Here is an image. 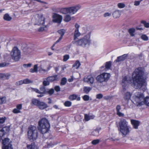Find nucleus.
<instances>
[{"label": "nucleus", "instance_id": "nucleus-1", "mask_svg": "<svg viewBox=\"0 0 149 149\" xmlns=\"http://www.w3.org/2000/svg\"><path fill=\"white\" fill-rule=\"evenodd\" d=\"M146 79L144 69L141 67L136 69L133 73L132 80L128 77L125 76L123 78L121 83L123 91L127 89L130 83L133 85L136 88H143V90H145L146 85Z\"/></svg>", "mask_w": 149, "mask_h": 149}, {"label": "nucleus", "instance_id": "nucleus-2", "mask_svg": "<svg viewBox=\"0 0 149 149\" xmlns=\"http://www.w3.org/2000/svg\"><path fill=\"white\" fill-rule=\"evenodd\" d=\"M119 130L123 137L125 136L130 132L131 127L128 123L124 118H121L118 123Z\"/></svg>", "mask_w": 149, "mask_h": 149}, {"label": "nucleus", "instance_id": "nucleus-3", "mask_svg": "<svg viewBox=\"0 0 149 149\" xmlns=\"http://www.w3.org/2000/svg\"><path fill=\"white\" fill-rule=\"evenodd\" d=\"M91 32H89L88 34L82 38L74 41L73 43L78 46H81L83 47L88 48L91 43Z\"/></svg>", "mask_w": 149, "mask_h": 149}, {"label": "nucleus", "instance_id": "nucleus-4", "mask_svg": "<svg viewBox=\"0 0 149 149\" xmlns=\"http://www.w3.org/2000/svg\"><path fill=\"white\" fill-rule=\"evenodd\" d=\"M50 125L49 121L45 118H43L38 122V128L42 134L47 132L49 130Z\"/></svg>", "mask_w": 149, "mask_h": 149}, {"label": "nucleus", "instance_id": "nucleus-5", "mask_svg": "<svg viewBox=\"0 0 149 149\" xmlns=\"http://www.w3.org/2000/svg\"><path fill=\"white\" fill-rule=\"evenodd\" d=\"M133 102L137 106H140L144 104V95L143 94L139 92L134 93L133 96Z\"/></svg>", "mask_w": 149, "mask_h": 149}, {"label": "nucleus", "instance_id": "nucleus-6", "mask_svg": "<svg viewBox=\"0 0 149 149\" xmlns=\"http://www.w3.org/2000/svg\"><path fill=\"white\" fill-rule=\"evenodd\" d=\"M38 136L36 127L33 126H30L28 132V136L29 140L31 141H35L37 139Z\"/></svg>", "mask_w": 149, "mask_h": 149}, {"label": "nucleus", "instance_id": "nucleus-7", "mask_svg": "<svg viewBox=\"0 0 149 149\" xmlns=\"http://www.w3.org/2000/svg\"><path fill=\"white\" fill-rule=\"evenodd\" d=\"M45 18L42 15H39L37 16V17L36 19V24L39 25H42V26L39 29V31H46L48 28L47 25H44L45 24Z\"/></svg>", "mask_w": 149, "mask_h": 149}, {"label": "nucleus", "instance_id": "nucleus-8", "mask_svg": "<svg viewBox=\"0 0 149 149\" xmlns=\"http://www.w3.org/2000/svg\"><path fill=\"white\" fill-rule=\"evenodd\" d=\"M110 74L107 73H103L97 76L96 79L97 81L100 83L107 81L109 78Z\"/></svg>", "mask_w": 149, "mask_h": 149}, {"label": "nucleus", "instance_id": "nucleus-9", "mask_svg": "<svg viewBox=\"0 0 149 149\" xmlns=\"http://www.w3.org/2000/svg\"><path fill=\"white\" fill-rule=\"evenodd\" d=\"M11 54L13 59L15 61H18L21 57L20 52L16 47L13 48Z\"/></svg>", "mask_w": 149, "mask_h": 149}, {"label": "nucleus", "instance_id": "nucleus-10", "mask_svg": "<svg viewBox=\"0 0 149 149\" xmlns=\"http://www.w3.org/2000/svg\"><path fill=\"white\" fill-rule=\"evenodd\" d=\"M2 149H13L11 141L8 138H5L2 140Z\"/></svg>", "mask_w": 149, "mask_h": 149}, {"label": "nucleus", "instance_id": "nucleus-11", "mask_svg": "<svg viewBox=\"0 0 149 149\" xmlns=\"http://www.w3.org/2000/svg\"><path fill=\"white\" fill-rule=\"evenodd\" d=\"M81 6L79 4H77L74 6L69 7L70 14H75L81 8Z\"/></svg>", "mask_w": 149, "mask_h": 149}, {"label": "nucleus", "instance_id": "nucleus-12", "mask_svg": "<svg viewBox=\"0 0 149 149\" xmlns=\"http://www.w3.org/2000/svg\"><path fill=\"white\" fill-rule=\"evenodd\" d=\"M53 22L60 23L62 19V17L61 15L54 13L53 15Z\"/></svg>", "mask_w": 149, "mask_h": 149}, {"label": "nucleus", "instance_id": "nucleus-13", "mask_svg": "<svg viewBox=\"0 0 149 149\" xmlns=\"http://www.w3.org/2000/svg\"><path fill=\"white\" fill-rule=\"evenodd\" d=\"M84 81L85 82L89 84H93L94 81V78L91 75L84 78Z\"/></svg>", "mask_w": 149, "mask_h": 149}, {"label": "nucleus", "instance_id": "nucleus-14", "mask_svg": "<svg viewBox=\"0 0 149 149\" xmlns=\"http://www.w3.org/2000/svg\"><path fill=\"white\" fill-rule=\"evenodd\" d=\"M111 66V61H108L106 62L105 63V68L104 66H102L101 67V70L103 71H106L110 69Z\"/></svg>", "mask_w": 149, "mask_h": 149}, {"label": "nucleus", "instance_id": "nucleus-15", "mask_svg": "<svg viewBox=\"0 0 149 149\" xmlns=\"http://www.w3.org/2000/svg\"><path fill=\"white\" fill-rule=\"evenodd\" d=\"M131 123L134 128L135 129L138 128V126L139 125L140 123L139 121L133 119H131Z\"/></svg>", "mask_w": 149, "mask_h": 149}, {"label": "nucleus", "instance_id": "nucleus-16", "mask_svg": "<svg viewBox=\"0 0 149 149\" xmlns=\"http://www.w3.org/2000/svg\"><path fill=\"white\" fill-rule=\"evenodd\" d=\"M40 94L37 95L38 97H42L46 93L45 88L44 86H42L40 88Z\"/></svg>", "mask_w": 149, "mask_h": 149}, {"label": "nucleus", "instance_id": "nucleus-17", "mask_svg": "<svg viewBox=\"0 0 149 149\" xmlns=\"http://www.w3.org/2000/svg\"><path fill=\"white\" fill-rule=\"evenodd\" d=\"M9 128L7 127H3L0 130V136L2 137L3 136L6 132L9 131Z\"/></svg>", "mask_w": 149, "mask_h": 149}, {"label": "nucleus", "instance_id": "nucleus-18", "mask_svg": "<svg viewBox=\"0 0 149 149\" xmlns=\"http://www.w3.org/2000/svg\"><path fill=\"white\" fill-rule=\"evenodd\" d=\"M48 107V105L45 103L40 101L38 107L40 109H44Z\"/></svg>", "mask_w": 149, "mask_h": 149}, {"label": "nucleus", "instance_id": "nucleus-19", "mask_svg": "<svg viewBox=\"0 0 149 149\" xmlns=\"http://www.w3.org/2000/svg\"><path fill=\"white\" fill-rule=\"evenodd\" d=\"M69 98V99L71 100H76L77 101H80L81 99V98L79 96L75 94L70 95Z\"/></svg>", "mask_w": 149, "mask_h": 149}, {"label": "nucleus", "instance_id": "nucleus-20", "mask_svg": "<svg viewBox=\"0 0 149 149\" xmlns=\"http://www.w3.org/2000/svg\"><path fill=\"white\" fill-rule=\"evenodd\" d=\"M59 79V76L58 75H55L48 77L47 80L50 81H53L56 80H58Z\"/></svg>", "mask_w": 149, "mask_h": 149}, {"label": "nucleus", "instance_id": "nucleus-21", "mask_svg": "<svg viewBox=\"0 0 149 149\" xmlns=\"http://www.w3.org/2000/svg\"><path fill=\"white\" fill-rule=\"evenodd\" d=\"M121 109V107L120 105H117L116 107V114L119 117H123L124 116V114L120 111Z\"/></svg>", "mask_w": 149, "mask_h": 149}, {"label": "nucleus", "instance_id": "nucleus-22", "mask_svg": "<svg viewBox=\"0 0 149 149\" xmlns=\"http://www.w3.org/2000/svg\"><path fill=\"white\" fill-rule=\"evenodd\" d=\"M10 76V74L9 73L3 74L0 73V79H8Z\"/></svg>", "mask_w": 149, "mask_h": 149}, {"label": "nucleus", "instance_id": "nucleus-23", "mask_svg": "<svg viewBox=\"0 0 149 149\" xmlns=\"http://www.w3.org/2000/svg\"><path fill=\"white\" fill-rule=\"evenodd\" d=\"M127 57V55L125 54H124L123 55L118 57L115 61L117 62L123 61L126 59Z\"/></svg>", "mask_w": 149, "mask_h": 149}, {"label": "nucleus", "instance_id": "nucleus-24", "mask_svg": "<svg viewBox=\"0 0 149 149\" xmlns=\"http://www.w3.org/2000/svg\"><path fill=\"white\" fill-rule=\"evenodd\" d=\"M27 149H38V146L36 145L35 143H32L28 145L27 146Z\"/></svg>", "mask_w": 149, "mask_h": 149}, {"label": "nucleus", "instance_id": "nucleus-25", "mask_svg": "<svg viewBox=\"0 0 149 149\" xmlns=\"http://www.w3.org/2000/svg\"><path fill=\"white\" fill-rule=\"evenodd\" d=\"M100 130V128H96L91 133L92 135L95 136H98L99 135V132Z\"/></svg>", "mask_w": 149, "mask_h": 149}, {"label": "nucleus", "instance_id": "nucleus-26", "mask_svg": "<svg viewBox=\"0 0 149 149\" xmlns=\"http://www.w3.org/2000/svg\"><path fill=\"white\" fill-rule=\"evenodd\" d=\"M81 31L82 33V34H84L88 32L87 34L89 32H90L91 33V31L90 30V28L89 27H87L86 26H85L82 27L81 28Z\"/></svg>", "mask_w": 149, "mask_h": 149}, {"label": "nucleus", "instance_id": "nucleus-27", "mask_svg": "<svg viewBox=\"0 0 149 149\" xmlns=\"http://www.w3.org/2000/svg\"><path fill=\"white\" fill-rule=\"evenodd\" d=\"M120 15V12L118 10H117L114 11L113 13V17L115 18H117L119 17Z\"/></svg>", "mask_w": 149, "mask_h": 149}, {"label": "nucleus", "instance_id": "nucleus-28", "mask_svg": "<svg viewBox=\"0 0 149 149\" xmlns=\"http://www.w3.org/2000/svg\"><path fill=\"white\" fill-rule=\"evenodd\" d=\"M38 71L41 74H44L47 72L46 70L43 68L42 65H40L39 67Z\"/></svg>", "mask_w": 149, "mask_h": 149}, {"label": "nucleus", "instance_id": "nucleus-29", "mask_svg": "<svg viewBox=\"0 0 149 149\" xmlns=\"http://www.w3.org/2000/svg\"><path fill=\"white\" fill-rule=\"evenodd\" d=\"M30 71L31 73H37L38 72V65L36 64L34 65L33 68H31L30 70Z\"/></svg>", "mask_w": 149, "mask_h": 149}, {"label": "nucleus", "instance_id": "nucleus-30", "mask_svg": "<svg viewBox=\"0 0 149 149\" xmlns=\"http://www.w3.org/2000/svg\"><path fill=\"white\" fill-rule=\"evenodd\" d=\"M81 35V33L79 32V30H75L74 33V41L77 40L76 39L79 36Z\"/></svg>", "mask_w": 149, "mask_h": 149}, {"label": "nucleus", "instance_id": "nucleus-31", "mask_svg": "<svg viewBox=\"0 0 149 149\" xmlns=\"http://www.w3.org/2000/svg\"><path fill=\"white\" fill-rule=\"evenodd\" d=\"M3 18L5 20L10 21L12 19V18L8 14L6 13L4 15Z\"/></svg>", "mask_w": 149, "mask_h": 149}, {"label": "nucleus", "instance_id": "nucleus-32", "mask_svg": "<svg viewBox=\"0 0 149 149\" xmlns=\"http://www.w3.org/2000/svg\"><path fill=\"white\" fill-rule=\"evenodd\" d=\"M132 94L130 92H127L125 93L124 96V98L125 100H129L130 99Z\"/></svg>", "mask_w": 149, "mask_h": 149}, {"label": "nucleus", "instance_id": "nucleus-33", "mask_svg": "<svg viewBox=\"0 0 149 149\" xmlns=\"http://www.w3.org/2000/svg\"><path fill=\"white\" fill-rule=\"evenodd\" d=\"M95 118L94 115L89 116L87 114L85 115L84 118L86 121H88L91 119H93Z\"/></svg>", "mask_w": 149, "mask_h": 149}, {"label": "nucleus", "instance_id": "nucleus-34", "mask_svg": "<svg viewBox=\"0 0 149 149\" xmlns=\"http://www.w3.org/2000/svg\"><path fill=\"white\" fill-rule=\"evenodd\" d=\"M40 101L37 99H33L32 100V102L33 104L34 105L37 106V107L40 102Z\"/></svg>", "mask_w": 149, "mask_h": 149}, {"label": "nucleus", "instance_id": "nucleus-35", "mask_svg": "<svg viewBox=\"0 0 149 149\" xmlns=\"http://www.w3.org/2000/svg\"><path fill=\"white\" fill-rule=\"evenodd\" d=\"M135 32V29L134 28H130L128 30V32L131 36H134Z\"/></svg>", "mask_w": 149, "mask_h": 149}, {"label": "nucleus", "instance_id": "nucleus-36", "mask_svg": "<svg viewBox=\"0 0 149 149\" xmlns=\"http://www.w3.org/2000/svg\"><path fill=\"white\" fill-rule=\"evenodd\" d=\"M81 65L80 62L78 61H77L73 65V67H74L76 69L78 68Z\"/></svg>", "mask_w": 149, "mask_h": 149}, {"label": "nucleus", "instance_id": "nucleus-37", "mask_svg": "<svg viewBox=\"0 0 149 149\" xmlns=\"http://www.w3.org/2000/svg\"><path fill=\"white\" fill-rule=\"evenodd\" d=\"M62 13L64 14H66L67 13L70 14V10L69 7L68 8H65L61 10Z\"/></svg>", "mask_w": 149, "mask_h": 149}, {"label": "nucleus", "instance_id": "nucleus-38", "mask_svg": "<svg viewBox=\"0 0 149 149\" xmlns=\"http://www.w3.org/2000/svg\"><path fill=\"white\" fill-rule=\"evenodd\" d=\"M6 102V97H0V104L5 103Z\"/></svg>", "mask_w": 149, "mask_h": 149}, {"label": "nucleus", "instance_id": "nucleus-39", "mask_svg": "<svg viewBox=\"0 0 149 149\" xmlns=\"http://www.w3.org/2000/svg\"><path fill=\"white\" fill-rule=\"evenodd\" d=\"M66 31L64 29H61L58 31V33L61 35V36L63 37Z\"/></svg>", "mask_w": 149, "mask_h": 149}, {"label": "nucleus", "instance_id": "nucleus-40", "mask_svg": "<svg viewBox=\"0 0 149 149\" xmlns=\"http://www.w3.org/2000/svg\"><path fill=\"white\" fill-rule=\"evenodd\" d=\"M71 19V17L70 15H66L65 16L64 19V21L66 22L70 21Z\"/></svg>", "mask_w": 149, "mask_h": 149}, {"label": "nucleus", "instance_id": "nucleus-41", "mask_svg": "<svg viewBox=\"0 0 149 149\" xmlns=\"http://www.w3.org/2000/svg\"><path fill=\"white\" fill-rule=\"evenodd\" d=\"M91 88L88 87H85L84 88V91L86 93L88 94L91 90Z\"/></svg>", "mask_w": 149, "mask_h": 149}, {"label": "nucleus", "instance_id": "nucleus-42", "mask_svg": "<svg viewBox=\"0 0 149 149\" xmlns=\"http://www.w3.org/2000/svg\"><path fill=\"white\" fill-rule=\"evenodd\" d=\"M144 104L145 103L146 105L149 106V96H147L144 99Z\"/></svg>", "mask_w": 149, "mask_h": 149}, {"label": "nucleus", "instance_id": "nucleus-43", "mask_svg": "<svg viewBox=\"0 0 149 149\" xmlns=\"http://www.w3.org/2000/svg\"><path fill=\"white\" fill-rule=\"evenodd\" d=\"M117 6L118 8H124L125 7V5L123 3H120L118 4Z\"/></svg>", "mask_w": 149, "mask_h": 149}, {"label": "nucleus", "instance_id": "nucleus-44", "mask_svg": "<svg viewBox=\"0 0 149 149\" xmlns=\"http://www.w3.org/2000/svg\"><path fill=\"white\" fill-rule=\"evenodd\" d=\"M48 62H43L42 63V64H49V66L47 68V69L46 70H47V72L52 67L51 66H50V64Z\"/></svg>", "mask_w": 149, "mask_h": 149}, {"label": "nucleus", "instance_id": "nucleus-45", "mask_svg": "<svg viewBox=\"0 0 149 149\" xmlns=\"http://www.w3.org/2000/svg\"><path fill=\"white\" fill-rule=\"evenodd\" d=\"M72 104V103L70 101H66L64 103V105L65 107H70Z\"/></svg>", "mask_w": 149, "mask_h": 149}, {"label": "nucleus", "instance_id": "nucleus-46", "mask_svg": "<svg viewBox=\"0 0 149 149\" xmlns=\"http://www.w3.org/2000/svg\"><path fill=\"white\" fill-rule=\"evenodd\" d=\"M6 119V118L5 117H0V124L4 123Z\"/></svg>", "mask_w": 149, "mask_h": 149}, {"label": "nucleus", "instance_id": "nucleus-47", "mask_svg": "<svg viewBox=\"0 0 149 149\" xmlns=\"http://www.w3.org/2000/svg\"><path fill=\"white\" fill-rule=\"evenodd\" d=\"M67 82V79L65 77H63L61 79V84L63 85H65Z\"/></svg>", "mask_w": 149, "mask_h": 149}, {"label": "nucleus", "instance_id": "nucleus-48", "mask_svg": "<svg viewBox=\"0 0 149 149\" xmlns=\"http://www.w3.org/2000/svg\"><path fill=\"white\" fill-rule=\"evenodd\" d=\"M100 142V140L98 139H96L93 140L92 142L91 143L94 145H95L98 144Z\"/></svg>", "mask_w": 149, "mask_h": 149}, {"label": "nucleus", "instance_id": "nucleus-49", "mask_svg": "<svg viewBox=\"0 0 149 149\" xmlns=\"http://www.w3.org/2000/svg\"><path fill=\"white\" fill-rule=\"evenodd\" d=\"M141 39L147 41L148 40V37L146 35L143 34L141 36Z\"/></svg>", "mask_w": 149, "mask_h": 149}, {"label": "nucleus", "instance_id": "nucleus-50", "mask_svg": "<svg viewBox=\"0 0 149 149\" xmlns=\"http://www.w3.org/2000/svg\"><path fill=\"white\" fill-rule=\"evenodd\" d=\"M111 13L110 12H106L105 13L103 16L104 17H109L111 16Z\"/></svg>", "mask_w": 149, "mask_h": 149}, {"label": "nucleus", "instance_id": "nucleus-51", "mask_svg": "<svg viewBox=\"0 0 149 149\" xmlns=\"http://www.w3.org/2000/svg\"><path fill=\"white\" fill-rule=\"evenodd\" d=\"M89 96L87 95H85L83 96V100L85 101H87L89 100Z\"/></svg>", "mask_w": 149, "mask_h": 149}, {"label": "nucleus", "instance_id": "nucleus-52", "mask_svg": "<svg viewBox=\"0 0 149 149\" xmlns=\"http://www.w3.org/2000/svg\"><path fill=\"white\" fill-rule=\"evenodd\" d=\"M31 89L32 91L35 92L36 93L40 94V91L38 89L36 88H31Z\"/></svg>", "mask_w": 149, "mask_h": 149}, {"label": "nucleus", "instance_id": "nucleus-53", "mask_svg": "<svg viewBox=\"0 0 149 149\" xmlns=\"http://www.w3.org/2000/svg\"><path fill=\"white\" fill-rule=\"evenodd\" d=\"M141 23L144 24L146 27H149V23L146 22V21H142Z\"/></svg>", "mask_w": 149, "mask_h": 149}, {"label": "nucleus", "instance_id": "nucleus-54", "mask_svg": "<svg viewBox=\"0 0 149 149\" xmlns=\"http://www.w3.org/2000/svg\"><path fill=\"white\" fill-rule=\"evenodd\" d=\"M69 56L68 55H66L63 56V61H66L69 58Z\"/></svg>", "mask_w": 149, "mask_h": 149}, {"label": "nucleus", "instance_id": "nucleus-55", "mask_svg": "<svg viewBox=\"0 0 149 149\" xmlns=\"http://www.w3.org/2000/svg\"><path fill=\"white\" fill-rule=\"evenodd\" d=\"M23 80L24 84H29L31 83V81L30 80H29L27 79H25Z\"/></svg>", "mask_w": 149, "mask_h": 149}, {"label": "nucleus", "instance_id": "nucleus-56", "mask_svg": "<svg viewBox=\"0 0 149 149\" xmlns=\"http://www.w3.org/2000/svg\"><path fill=\"white\" fill-rule=\"evenodd\" d=\"M13 112L14 113H20L21 111L16 108L13 109Z\"/></svg>", "mask_w": 149, "mask_h": 149}, {"label": "nucleus", "instance_id": "nucleus-57", "mask_svg": "<svg viewBox=\"0 0 149 149\" xmlns=\"http://www.w3.org/2000/svg\"><path fill=\"white\" fill-rule=\"evenodd\" d=\"M32 65L31 63L24 64L23 65V66L24 68H27L31 67Z\"/></svg>", "mask_w": 149, "mask_h": 149}, {"label": "nucleus", "instance_id": "nucleus-58", "mask_svg": "<svg viewBox=\"0 0 149 149\" xmlns=\"http://www.w3.org/2000/svg\"><path fill=\"white\" fill-rule=\"evenodd\" d=\"M54 92V90L53 89H51L48 91V93L50 95L52 94Z\"/></svg>", "mask_w": 149, "mask_h": 149}, {"label": "nucleus", "instance_id": "nucleus-59", "mask_svg": "<svg viewBox=\"0 0 149 149\" xmlns=\"http://www.w3.org/2000/svg\"><path fill=\"white\" fill-rule=\"evenodd\" d=\"M142 1V0H141L140 1H135L134 2V5L135 6H139L140 3V2Z\"/></svg>", "mask_w": 149, "mask_h": 149}, {"label": "nucleus", "instance_id": "nucleus-60", "mask_svg": "<svg viewBox=\"0 0 149 149\" xmlns=\"http://www.w3.org/2000/svg\"><path fill=\"white\" fill-rule=\"evenodd\" d=\"M49 84V82L47 80H45L43 82V85L45 86L48 85Z\"/></svg>", "mask_w": 149, "mask_h": 149}, {"label": "nucleus", "instance_id": "nucleus-61", "mask_svg": "<svg viewBox=\"0 0 149 149\" xmlns=\"http://www.w3.org/2000/svg\"><path fill=\"white\" fill-rule=\"evenodd\" d=\"M96 98L98 99H101L103 97V95L101 94H99L97 95Z\"/></svg>", "mask_w": 149, "mask_h": 149}, {"label": "nucleus", "instance_id": "nucleus-62", "mask_svg": "<svg viewBox=\"0 0 149 149\" xmlns=\"http://www.w3.org/2000/svg\"><path fill=\"white\" fill-rule=\"evenodd\" d=\"M54 144L52 143H48L47 144V146L46 147V148H50L51 147H52L54 146Z\"/></svg>", "mask_w": 149, "mask_h": 149}, {"label": "nucleus", "instance_id": "nucleus-63", "mask_svg": "<svg viewBox=\"0 0 149 149\" xmlns=\"http://www.w3.org/2000/svg\"><path fill=\"white\" fill-rule=\"evenodd\" d=\"M55 90L57 92L60 91V87L58 86H56L55 87Z\"/></svg>", "mask_w": 149, "mask_h": 149}, {"label": "nucleus", "instance_id": "nucleus-64", "mask_svg": "<svg viewBox=\"0 0 149 149\" xmlns=\"http://www.w3.org/2000/svg\"><path fill=\"white\" fill-rule=\"evenodd\" d=\"M22 104H18L16 106V108L20 110L22 109Z\"/></svg>", "mask_w": 149, "mask_h": 149}]
</instances>
